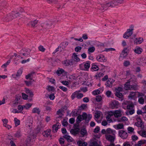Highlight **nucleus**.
<instances>
[{
	"label": "nucleus",
	"instance_id": "nucleus-1",
	"mask_svg": "<svg viewBox=\"0 0 146 146\" xmlns=\"http://www.w3.org/2000/svg\"><path fill=\"white\" fill-rule=\"evenodd\" d=\"M59 21V20L55 18H53L50 20H48L44 23H41L39 25L38 29L42 31H45L47 29L51 28L52 25L54 23H57Z\"/></svg>",
	"mask_w": 146,
	"mask_h": 146
},
{
	"label": "nucleus",
	"instance_id": "nucleus-2",
	"mask_svg": "<svg viewBox=\"0 0 146 146\" xmlns=\"http://www.w3.org/2000/svg\"><path fill=\"white\" fill-rule=\"evenodd\" d=\"M20 14L19 13H16L13 12L12 13L9 14L3 19V21L6 22H7L10 20H11L15 17H17L19 16Z\"/></svg>",
	"mask_w": 146,
	"mask_h": 146
},
{
	"label": "nucleus",
	"instance_id": "nucleus-3",
	"mask_svg": "<svg viewBox=\"0 0 146 146\" xmlns=\"http://www.w3.org/2000/svg\"><path fill=\"white\" fill-rule=\"evenodd\" d=\"M126 90H138L139 88L137 83L133 84H127V85L124 86Z\"/></svg>",
	"mask_w": 146,
	"mask_h": 146
},
{
	"label": "nucleus",
	"instance_id": "nucleus-4",
	"mask_svg": "<svg viewBox=\"0 0 146 146\" xmlns=\"http://www.w3.org/2000/svg\"><path fill=\"white\" fill-rule=\"evenodd\" d=\"M31 50L28 48H23L19 52V54L26 57L29 56Z\"/></svg>",
	"mask_w": 146,
	"mask_h": 146
},
{
	"label": "nucleus",
	"instance_id": "nucleus-5",
	"mask_svg": "<svg viewBox=\"0 0 146 146\" xmlns=\"http://www.w3.org/2000/svg\"><path fill=\"white\" fill-rule=\"evenodd\" d=\"M36 135L34 134L32 135H30L26 140V145L29 146L33 144L34 141V139L36 138Z\"/></svg>",
	"mask_w": 146,
	"mask_h": 146
},
{
	"label": "nucleus",
	"instance_id": "nucleus-6",
	"mask_svg": "<svg viewBox=\"0 0 146 146\" xmlns=\"http://www.w3.org/2000/svg\"><path fill=\"white\" fill-rule=\"evenodd\" d=\"M137 122L135 123V125L138 127H140L142 129L144 128V123L140 118V117H138L136 118Z\"/></svg>",
	"mask_w": 146,
	"mask_h": 146
},
{
	"label": "nucleus",
	"instance_id": "nucleus-7",
	"mask_svg": "<svg viewBox=\"0 0 146 146\" xmlns=\"http://www.w3.org/2000/svg\"><path fill=\"white\" fill-rule=\"evenodd\" d=\"M90 62L89 61H87L84 64L80 65V68L81 69L84 70H88L90 66Z\"/></svg>",
	"mask_w": 146,
	"mask_h": 146
},
{
	"label": "nucleus",
	"instance_id": "nucleus-8",
	"mask_svg": "<svg viewBox=\"0 0 146 146\" xmlns=\"http://www.w3.org/2000/svg\"><path fill=\"white\" fill-rule=\"evenodd\" d=\"M137 79L135 76L134 75L132 74L131 75L130 78L126 83L124 86L127 85V84H130L136 83Z\"/></svg>",
	"mask_w": 146,
	"mask_h": 146
},
{
	"label": "nucleus",
	"instance_id": "nucleus-9",
	"mask_svg": "<svg viewBox=\"0 0 146 146\" xmlns=\"http://www.w3.org/2000/svg\"><path fill=\"white\" fill-rule=\"evenodd\" d=\"M118 134L119 136L123 139H126L128 137L127 133L123 130H119L118 132Z\"/></svg>",
	"mask_w": 146,
	"mask_h": 146
},
{
	"label": "nucleus",
	"instance_id": "nucleus-10",
	"mask_svg": "<svg viewBox=\"0 0 146 146\" xmlns=\"http://www.w3.org/2000/svg\"><path fill=\"white\" fill-rule=\"evenodd\" d=\"M134 106L132 103L127 105V108L128 110H129L130 114L131 115L134 113Z\"/></svg>",
	"mask_w": 146,
	"mask_h": 146
},
{
	"label": "nucleus",
	"instance_id": "nucleus-11",
	"mask_svg": "<svg viewBox=\"0 0 146 146\" xmlns=\"http://www.w3.org/2000/svg\"><path fill=\"white\" fill-rule=\"evenodd\" d=\"M106 138L111 143H113L115 139V136H112L110 135H107L105 136Z\"/></svg>",
	"mask_w": 146,
	"mask_h": 146
},
{
	"label": "nucleus",
	"instance_id": "nucleus-12",
	"mask_svg": "<svg viewBox=\"0 0 146 146\" xmlns=\"http://www.w3.org/2000/svg\"><path fill=\"white\" fill-rule=\"evenodd\" d=\"M123 113V112L121 110H119L114 111H113V115L115 117L118 118L121 116Z\"/></svg>",
	"mask_w": 146,
	"mask_h": 146
},
{
	"label": "nucleus",
	"instance_id": "nucleus-13",
	"mask_svg": "<svg viewBox=\"0 0 146 146\" xmlns=\"http://www.w3.org/2000/svg\"><path fill=\"white\" fill-rule=\"evenodd\" d=\"M73 59L66 60L62 62L63 64L66 66H68L73 64Z\"/></svg>",
	"mask_w": 146,
	"mask_h": 146
},
{
	"label": "nucleus",
	"instance_id": "nucleus-14",
	"mask_svg": "<svg viewBox=\"0 0 146 146\" xmlns=\"http://www.w3.org/2000/svg\"><path fill=\"white\" fill-rule=\"evenodd\" d=\"M134 146H146V140H141L138 141L137 143L135 144Z\"/></svg>",
	"mask_w": 146,
	"mask_h": 146
},
{
	"label": "nucleus",
	"instance_id": "nucleus-15",
	"mask_svg": "<svg viewBox=\"0 0 146 146\" xmlns=\"http://www.w3.org/2000/svg\"><path fill=\"white\" fill-rule=\"evenodd\" d=\"M38 21L37 19L35 20L30 21L28 23V25L32 27H36V25L38 24Z\"/></svg>",
	"mask_w": 146,
	"mask_h": 146
},
{
	"label": "nucleus",
	"instance_id": "nucleus-16",
	"mask_svg": "<svg viewBox=\"0 0 146 146\" xmlns=\"http://www.w3.org/2000/svg\"><path fill=\"white\" fill-rule=\"evenodd\" d=\"M118 5L117 1L116 0H111L110 1L108 2L107 3V5L109 7H113Z\"/></svg>",
	"mask_w": 146,
	"mask_h": 146
},
{
	"label": "nucleus",
	"instance_id": "nucleus-17",
	"mask_svg": "<svg viewBox=\"0 0 146 146\" xmlns=\"http://www.w3.org/2000/svg\"><path fill=\"white\" fill-rule=\"evenodd\" d=\"M80 130L79 128L78 127L74 128L70 130V132L72 134L75 136L79 132Z\"/></svg>",
	"mask_w": 146,
	"mask_h": 146
},
{
	"label": "nucleus",
	"instance_id": "nucleus-18",
	"mask_svg": "<svg viewBox=\"0 0 146 146\" xmlns=\"http://www.w3.org/2000/svg\"><path fill=\"white\" fill-rule=\"evenodd\" d=\"M114 82V80L112 79H109L106 82L105 84L106 86L111 88L112 87L113 83Z\"/></svg>",
	"mask_w": 146,
	"mask_h": 146
},
{
	"label": "nucleus",
	"instance_id": "nucleus-19",
	"mask_svg": "<svg viewBox=\"0 0 146 146\" xmlns=\"http://www.w3.org/2000/svg\"><path fill=\"white\" fill-rule=\"evenodd\" d=\"M22 73V70L21 69L19 70L16 74H12L13 77L16 79H17L21 75Z\"/></svg>",
	"mask_w": 146,
	"mask_h": 146
},
{
	"label": "nucleus",
	"instance_id": "nucleus-20",
	"mask_svg": "<svg viewBox=\"0 0 146 146\" xmlns=\"http://www.w3.org/2000/svg\"><path fill=\"white\" fill-rule=\"evenodd\" d=\"M60 124L59 123H57L56 124L53 125L52 127L53 131L54 133L56 132L59 128L58 127L60 126Z\"/></svg>",
	"mask_w": 146,
	"mask_h": 146
},
{
	"label": "nucleus",
	"instance_id": "nucleus-21",
	"mask_svg": "<svg viewBox=\"0 0 146 146\" xmlns=\"http://www.w3.org/2000/svg\"><path fill=\"white\" fill-rule=\"evenodd\" d=\"M119 104V102L116 100H113L111 102V106L113 109L117 108Z\"/></svg>",
	"mask_w": 146,
	"mask_h": 146
},
{
	"label": "nucleus",
	"instance_id": "nucleus-22",
	"mask_svg": "<svg viewBox=\"0 0 146 146\" xmlns=\"http://www.w3.org/2000/svg\"><path fill=\"white\" fill-rule=\"evenodd\" d=\"M143 41V38L141 37L136 38L134 41V43L136 44H140L142 43Z\"/></svg>",
	"mask_w": 146,
	"mask_h": 146
},
{
	"label": "nucleus",
	"instance_id": "nucleus-23",
	"mask_svg": "<svg viewBox=\"0 0 146 146\" xmlns=\"http://www.w3.org/2000/svg\"><path fill=\"white\" fill-rule=\"evenodd\" d=\"M142 51L143 49L142 48L138 46H136L134 50V52L138 54H140Z\"/></svg>",
	"mask_w": 146,
	"mask_h": 146
},
{
	"label": "nucleus",
	"instance_id": "nucleus-24",
	"mask_svg": "<svg viewBox=\"0 0 146 146\" xmlns=\"http://www.w3.org/2000/svg\"><path fill=\"white\" fill-rule=\"evenodd\" d=\"M50 129H47L46 131H44L43 132L42 134L44 136L47 137L50 134Z\"/></svg>",
	"mask_w": 146,
	"mask_h": 146
},
{
	"label": "nucleus",
	"instance_id": "nucleus-25",
	"mask_svg": "<svg viewBox=\"0 0 146 146\" xmlns=\"http://www.w3.org/2000/svg\"><path fill=\"white\" fill-rule=\"evenodd\" d=\"M128 53H126V51L123 50V49L122 50L121 54L120 55L119 57V60L120 59V58H124L126 56H127Z\"/></svg>",
	"mask_w": 146,
	"mask_h": 146
},
{
	"label": "nucleus",
	"instance_id": "nucleus-26",
	"mask_svg": "<svg viewBox=\"0 0 146 146\" xmlns=\"http://www.w3.org/2000/svg\"><path fill=\"white\" fill-rule=\"evenodd\" d=\"M96 58L99 61L106 62V59L103 55H101L100 56L97 57Z\"/></svg>",
	"mask_w": 146,
	"mask_h": 146
},
{
	"label": "nucleus",
	"instance_id": "nucleus-27",
	"mask_svg": "<svg viewBox=\"0 0 146 146\" xmlns=\"http://www.w3.org/2000/svg\"><path fill=\"white\" fill-rule=\"evenodd\" d=\"M63 137L66 139L67 141L69 142H71L73 141V139L70 136L65 134L63 136Z\"/></svg>",
	"mask_w": 146,
	"mask_h": 146
},
{
	"label": "nucleus",
	"instance_id": "nucleus-28",
	"mask_svg": "<svg viewBox=\"0 0 146 146\" xmlns=\"http://www.w3.org/2000/svg\"><path fill=\"white\" fill-rule=\"evenodd\" d=\"M32 112L33 113H36L38 114L39 115L40 114V110L39 108L37 107L33 109Z\"/></svg>",
	"mask_w": 146,
	"mask_h": 146
},
{
	"label": "nucleus",
	"instance_id": "nucleus-29",
	"mask_svg": "<svg viewBox=\"0 0 146 146\" xmlns=\"http://www.w3.org/2000/svg\"><path fill=\"white\" fill-rule=\"evenodd\" d=\"M34 75H35V72H31L30 73L26 76V78L27 79L29 78L31 80H32V78Z\"/></svg>",
	"mask_w": 146,
	"mask_h": 146
},
{
	"label": "nucleus",
	"instance_id": "nucleus-30",
	"mask_svg": "<svg viewBox=\"0 0 146 146\" xmlns=\"http://www.w3.org/2000/svg\"><path fill=\"white\" fill-rule=\"evenodd\" d=\"M138 133L141 136L144 137H146V131L144 130L138 131Z\"/></svg>",
	"mask_w": 146,
	"mask_h": 146
},
{
	"label": "nucleus",
	"instance_id": "nucleus-31",
	"mask_svg": "<svg viewBox=\"0 0 146 146\" xmlns=\"http://www.w3.org/2000/svg\"><path fill=\"white\" fill-rule=\"evenodd\" d=\"M72 58L73 60L76 62L79 61L80 60V59L78 57V56L75 53H74L73 54Z\"/></svg>",
	"mask_w": 146,
	"mask_h": 146
},
{
	"label": "nucleus",
	"instance_id": "nucleus-32",
	"mask_svg": "<svg viewBox=\"0 0 146 146\" xmlns=\"http://www.w3.org/2000/svg\"><path fill=\"white\" fill-rule=\"evenodd\" d=\"M77 144L79 146H87V143L86 142H83L81 141H78Z\"/></svg>",
	"mask_w": 146,
	"mask_h": 146
},
{
	"label": "nucleus",
	"instance_id": "nucleus-33",
	"mask_svg": "<svg viewBox=\"0 0 146 146\" xmlns=\"http://www.w3.org/2000/svg\"><path fill=\"white\" fill-rule=\"evenodd\" d=\"M127 120L128 119L125 116H123L120 118L117 119V121L119 122H121L123 121H127Z\"/></svg>",
	"mask_w": 146,
	"mask_h": 146
},
{
	"label": "nucleus",
	"instance_id": "nucleus-34",
	"mask_svg": "<svg viewBox=\"0 0 146 146\" xmlns=\"http://www.w3.org/2000/svg\"><path fill=\"white\" fill-rule=\"evenodd\" d=\"M25 92L27 94H29L31 97H33L34 94L33 92L31 90L28 88H26Z\"/></svg>",
	"mask_w": 146,
	"mask_h": 146
},
{
	"label": "nucleus",
	"instance_id": "nucleus-35",
	"mask_svg": "<svg viewBox=\"0 0 146 146\" xmlns=\"http://www.w3.org/2000/svg\"><path fill=\"white\" fill-rule=\"evenodd\" d=\"M133 29H127L126 33L128 35V36L129 37L131 36L133 34L132 31L133 30Z\"/></svg>",
	"mask_w": 146,
	"mask_h": 146
},
{
	"label": "nucleus",
	"instance_id": "nucleus-36",
	"mask_svg": "<svg viewBox=\"0 0 146 146\" xmlns=\"http://www.w3.org/2000/svg\"><path fill=\"white\" fill-rule=\"evenodd\" d=\"M80 134L82 135V137H84L87 134V131L85 128L81 129L80 131Z\"/></svg>",
	"mask_w": 146,
	"mask_h": 146
},
{
	"label": "nucleus",
	"instance_id": "nucleus-37",
	"mask_svg": "<svg viewBox=\"0 0 146 146\" xmlns=\"http://www.w3.org/2000/svg\"><path fill=\"white\" fill-rule=\"evenodd\" d=\"M116 126L117 127L116 129H124V125L123 123H119L116 125Z\"/></svg>",
	"mask_w": 146,
	"mask_h": 146
},
{
	"label": "nucleus",
	"instance_id": "nucleus-38",
	"mask_svg": "<svg viewBox=\"0 0 146 146\" xmlns=\"http://www.w3.org/2000/svg\"><path fill=\"white\" fill-rule=\"evenodd\" d=\"M14 121L15 124V126L16 127H17L20 124V120L16 117L14 119Z\"/></svg>",
	"mask_w": 146,
	"mask_h": 146
},
{
	"label": "nucleus",
	"instance_id": "nucleus-39",
	"mask_svg": "<svg viewBox=\"0 0 146 146\" xmlns=\"http://www.w3.org/2000/svg\"><path fill=\"white\" fill-rule=\"evenodd\" d=\"M144 99L143 97H141L139 98L138 102L140 104H143L144 103Z\"/></svg>",
	"mask_w": 146,
	"mask_h": 146
},
{
	"label": "nucleus",
	"instance_id": "nucleus-40",
	"mask_svg": "<svg viewBox=\"0 0 146 146\" xmlns=\"http://www.w3.org/2000/svg\"><path fill=\"white\" fill-rule=\"evenodd\" d=\"M90 146H102L100 145L96 141H94L90 143Z\"/></svg>",
	"mask_w": 146,
	"mask_h": 146
},
{
	"label": "nucleus",
	"instance_id": "nucleus-41",
	"mask_svg": "<svg viewBox=\"0 0 146 146\" xmlns=\"http://www.w3.org/2000/svg\"><path fill=\"white\" fill-rule=\"evenodd\" d=\"M21 136V131H17L15 134V136L16 137H20Z\"/></svg>",
	"mask_w": 146,
	"mask_h": 146
},
{
	"label": "nucleus",
	"instance_id": "nucleus-42",
	"mask_svg": "<svg viewBox=\"0 0 146 146\" xmlns=\"http://www.w3.org/2000/svg\"><path fill=\"white\" fill-rule=\"evenodd\" d=\"M91 68L94 71H97L99 69V67L96 65H93L92 66Z\"/></svg>",
	"mask_w": 146,
	"mask_h": 146
},
{
	"label": "nucleus",
	"instance_id": "nucleus-43",
	"mask_svg": "<svg viewBox=\"0 0 146 146\" xmlns=\"http://www.w3.org/2000/svg\"><path fill=\"white\" fill-rule=\"evenodd\" d=\"M82 116L83 120H85L86 121H87L88 120V115L86 113H83L82 114Z\"/></svg>",
	"mask_w": 146,
	"mask_h": 146
},
{
	"label": "nucleus",
	"instance_id": "nucleus-44",
	"mask_svg": "<svg viewBox=\"0 0 146 146\" xmlns=\"http://www.w3.org/2000/svg\"><path fill=\"white\" fill-rule=\"evenodd\" d=\"M95 48L94 46L90 47L88 49V51L89 52L92 53L94 52L95 50Z\"/></svg>",
	"mask_w": 146,
	"mask_h": 146
},
{
	"label": "nucleus",
	"instance_id": "nucleus-45",
	"mask_svg": "<svg viewBox=\"0 0 146 146\" xmlns=\"http://www.w3.org/2000/svg\"><path fill=\"white\" fill-rule=\"evenodd\" d=\"M21 96H16L15 98V102L14 103V104L15 105H17L18 104V101L20 100Z\"/></svg>",
	"mask_w": 146,
	"mask_h": 146
},
{
	"label": "nucleus",
	"instance_id": "nucleus-46",
	"mask_svg": "<svg viewBox=\"0 0 146 146\" xmlns=\"http://www.w3.org/2000/svg\"><path fill=\"white\" fill-rule=\"evenodd\" d=\"M135 93L134 92H132L128 96V97L129 98H133L135 96Z\"/></svg>",
	"mask_w": 146,
	"mask_h": 146
},
{
	"label": "nucleus",
	"instance_id": "nucleus-47",
	"mask_svg": "<svg viewBox=\"0 0 146 146\" xmlns=\"http://www.w3.org/2000/svg\"><path fill=\"white\" fill-rule=\"evenodd\" d=\"M64 72V70L62 69H58L57 72H56V73L57 74H62Z\"/></svg>",
	"mask_w": 146,
	"mask_h": 146
},
{
	"label": "nucleus",
	"instance_id": "nucleus-48",
	"mask_svg": "<svg viewBox=\"0 0 146 146\" xmlns=\"http://www.w3.org/2000/svg\"><path fill=\"white\" fill-rule=\"evenodd\" d=\"M2 121L3 123V126L6 127L7 124L8 122V120L6 119H2Z\"/></svg>",
	"mask_w": 146,
	"mask_h": 146
},
{
	"label": "nucleus",
	"instance_id": "nucleus-49",
	"mask_svg": "<svg viewBox=\"0 0 146 146\" xmlns=\"http://www.w3.org/2000/svg\"><path fill=\"white\" fill-rule=\"evenodd\" d=\"M77 98L78 99H81L83 96V95L82 93H79L77 92Z\"/></svg>",
	"mask_w": 146,
	"mask_h": 146
},
{
	"label": "nucleus",
	"instance_id": "nucleus-50",
	"mask_svg": "<svg viewBox=\"0 0 146 146\" xmlns=\"http://www.w3.org/2000/svg\"><path fill=\"white\" fill-rule=\"evenodd\" d=\"M77 91H76L74 92L71 96V98L72 100H74L76 97L77 98Z\"/></svg>",
	"mask_w": 146,
	"mask_h": 146
},
{
	"label": "nucleus",
	"instance_id": "nucleus-51",
	"mask_svg": "<svg viewBox=\"0 0 146 146\" xmlns=\"http://www.w3.org/2000/svg\"><path fill=\"white\" fill-rule=\"evenodd\" d=\"M100 91L98 89L92 92V94L94 95H97L98 94H100Z\"/></svg>",
	"mask_w": 146,
	"mask_h": 146
},
{
	"label": "nucleus",
	"instance_id": "nucleus-52",
	"mask_svg": "<svg viewBox=\"0 0 146 146\" xmlns=\"http://www.w3.org/2000/svg\"><path fill=\"white\" fill-rule=\"evenodd\" d=\"M130 64V62L129 61H125L123 63V65L125 67H127Z\"/></svg>",
	"mask_w": 146,
	"mask_h": 146
},
{
	"label": "nucleus",
	"instance_id": "nucleus-53",
	"mask_svg": "<svg viewBox=\"0 0 146 146\" xmlns=\"http://www.w3.org/2000/svg\"><path fill=\"white\" fill-rule=\"evenodd\" d=\"M115 95L119 98H122V93L119 92H116V93L115 94Z\"/></svg>",
	"mask_w": 146,
	"mask_h": 146
},
{
	"label": "nucleus",
	"instance_id": "nucleus-54",
	"mask_svg": "<svg viewBox=\"0 0 146 146\" xmlns=\"http://www.w3.org/2000/svg\"><path fill=\"white\" fill-rule=\"evenodd\" d=\"M38 48L39 50L40 51H41L42 52H44L45 50V48L43 47V46L41 45L40 46H39Z\"/></svg>",
	"mask_w": 146,
	"mask_h": 146
},
{
	"label": "nucleus",
	"instance_id": "nucleus-55",
	"mask_svg": "<svg viewBox=\"0 0 146 146\" xmlns=\"http://www.w3.org/2000/svg\"><path fill=\"white\" fill-rule=\"evenodd\" d=\"M102 99V98L100 96L98 95L96 96V100L98 102H100L101 101Z\"/></svg>",
	"mask_w": 146,
	"mask_h": 146
},
{
	"label": "nucleus",
	"instance_id": "nucleus-56",
	"mask_svg": "<svg viewBox=\"0 0 146 146\" xmlns=\"http://www.w3.org/2000/svg\"><path fill=\"white\" fill-rule=\"evenodd\" d=\"M100 128L99 126H97L94 129V132L96 133H98L100 131Z\"/></svg>",
	"mask_w": 146,
	"mask_h": 146
},
{
	"label": "nucleus",
	"instance_id": "nucleus-57",
	"mask_svg": "<svg viewBox=\"0 0 146 146\" xmlns=\"http://www.w3.org/2000/svg\"><path fill=\"white\" fill-rule=\"evenodd\" d=\"M132 139V140L133 141H135L138 139V137L137 136H136V135H133L131 136V137Z\"/></svg>",
	"mask_w": 146,
	"mask_h": 146
},
{
	"label": "nucleus",
	"instance_id": "nucleus-58",
	"mask_svg": "<svg viewBox=\"0 0 146 146\" xmlns=\"http://www.w3.org/2000/svg\"><path fill=\"white\" fill-rule=\"evenodd\" d=\"M82 48L81 46H78L75 48V50L77 52H80Z\"/></svg>",
	"mask_w": 146,
	"mask_h": 146
},
{
	"label": "nucleus",
	"instance_id": "nucleus-59",
	"mask_svg": "<svg viewBox=\"0 0 146 146\" xmlns=\"http://www.w3.org/2000/svg\"><path fill=\"white\" fill-rule=\"evenodd\" d=\"M134 130V129L132 127H129L127 128V130L129 133L133 132Z\"/></svg>",
	"mask_w": 146,
	"mask_h": 146
},
{
	"label": "nucleus",
	"instance_id": "nucleus-60",
	"mask_svg": "<svg viewBox=\"0 0 146 146\" xmlns=\"http://www.w3.org/2000/svg\"><path fill=\"white\" fill-rule=\"evenodd\" d=\"M111 117L110 115H107L106 117V119L107 121L109 123H110L112 121V119L111 118Z\"/></svg>",
	"mask_w": 146,
	"mask_h": 146
},
{
	"label": "nucleus",
	"instance_id": "nucleus-61",
	"mask_svg": "<svg viewBox=\"0 0 146 146\" xmlns=\"http://www.w3.org/2000/svg\"><path fill=\"white\" fill-rule=\"evenodd\" d=\"M86 107V104H82L79 107V109H78V110H84Z\"/></svg>",
	"mask_w": 146,
	"mask_h": 146
},
{
	"label": "nucleus",
	"instance_id": "nucleus-62",
	"mask_svg": "<svg viewBox=\"0 0 146 146\" xmlns=\"http://www.w3.org/2000/svg\"><path fill=\"white\" fill-rule=\"evenodd\" d=\"M47 90L49 91L50 92L51 91H54V87H52V86H48V87L47 88Z\"/></svg>",
	"mask_w": 146,
	"mask_h": 146
},
{
	"label": "nucleus",
	"instance_id": "nucleus-63",
	"mask_svg": "<svg viewBox=\"0 0 146 146\" xmlns=\"http://www.w3.org/2000/svg\"><path fill=\"white\" fill-rule=\"evenodd\" d=\"M82 117V115H79L78 116L77 119H78V121H79V122H80L81 121L83 120Z\"/></svg>",
	"mask_w": 146,
	"mask_h": 146
},
{
	"label": "nucleus",
	"instance_id": "nucleus-64",
	"mask_svg": "<svg viewBox=\"0 0 146 146\" xmlns=\"http://www.w3.org/2000/svg\"><path fill=\"white\" fill-rule=\"evenodd\" d=\"M111 94V92L110 90L107 91L106 92V95L108 97H110Z\"/></svg>",
	"mask_w": 146,
	"mask_h": 146
}]
</instances>
